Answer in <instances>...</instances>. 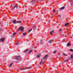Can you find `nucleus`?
Returning <instances> with one entry per match:
<instances>
[{"instance_id": "nucleus-1", "label": "nucleus", "mask_w": 73, "mask_h": 73, "mask_svg": "<svg viewBox=\"0 0 73 73\" xmlns=\"http://www.w3.org/2000/svg\"><path fill=\"white\" fill-rule=\"evenodd\" d=\"M12 23L13 24H16V23H18L19 24V23H21V22L20 21H16L15 20H14L12 21Z\"/></svg>"}, {"instance_id": "nucleus-2", "label": "nucleus", "mask_w": 73, "mask_h": 73, "mask_svg": "<svg viewBox=\"0 0 73 73\" xmlns=\"http://www.w3.org/2000/svg\"><path fill=\"white\" fill-rule=\"evenodd\" d=\"M19 30L21 31V32H23V30H24V27L22 26L20 27L17 29V31H18Z\"/></svg>"}, {"instance_id": "nucleus-3", "label": "nucleus", "mask_w": 73, "mask_h": 73, "mask_svg": "<svg viewBox=\"0 0 73 73\" xmlns=\"http://www.w3.org/2000/svg\"><path fill=\"white\" fill-rule=\"evenodd\" d=\"M15 58L16 60H21V57L20 56H15Z\"/></svg>"}, {"instance_id": "nucleus-4", "label": "nucleus", "mask_w": 73, "mask_h": 73, "mask_svg": "<svg viewBox=\"0 0 73 73\" xmlns=\"http://www.w3.org/2000/svg\"><path fill=\"white\" fill-rule=\"evenodd\" d=\"M32 67H29L26 68H21L20 69V70H23V69H31Z\"/></svg>"}, {"instance_id": "nucleus-5", "label": "nucleus", "mask_w": 73, "mask_h": 73, "mask_svg": "<svg viewBox=\"0 0 73 73\" xmlns=\"http://www.w3.org/2000/svg\"><path fill=\"white\" fill-rule=\"evenodd\" d=\"M54 41H52L51 40H50L48 41V42L49 43H50V44H51V43H53Z\"/></svg>"}, {"instance_id": "nucleus-6", "label": "nucleus", "mask_w": 73, "mask_h": 73, "mask_svg": "<svg viewBox=\"0 0 73 73\" xmlns=\"http://www.w3.org/2000/svg\"><path fill=\"white\" fill-rule=\"evenodd\" d=\"M48 57V55H46L45 56L43 57V58L44 59V60H45L46 59V58Z\"/></svg>"}, {"instance_id": "nucleus-7", "label": "nucleus", "mask_w": 73, "mask_h": 73, "mask_svg": "<svg viewBox=\"0 0 73 73\" xmlns=\"http://www.w3.org/2000/svg\"><path fill=\"white\" fill-rule=\"evenodd\" d=\"M30 3H31L32 4H35V0H33L32 1H31L30 2Z\"/></svg>"}, {"instance_id": "nucleus-8", "label": "nucleus", "mask_w": 73, "mask_h": 73, "mask_svg": "<svg viewBox=\"0 0 73 73\" xmlns=\"http://www.w3.org/2000/svg\"><path fill=\"white\" fill-rule=\"evenodd\" d=\"M17 7H18L17 6V5H14V7H13L12 9H15V8H17Z\"/></svg>"}, {"instance_id": "nucleus-9", "label": "nucleus", "mask_w": 73, "mask_h": 73, "mask_svg": "<svg viewBox=\"0 0 73 73\" xmlns=\"http://www.w3.org/2000/svg\"><path fill=\"white\" fill-rule=\"evenodd\" d=\"M0 41H1L2 42H4V38H1L0 39Z\"/></svg>"}, {"instance_id": "nucleus-10", "label": "nucleus", "mask_w": 73, "mask_h": 73, "mask_svg": "<svg viewBox=\"0 0 73 73\" xmlns=\"http://www.w3.org/2000/svg\"><path fill=\"white\" fill-rule=\"evenodd\" d=\"M40 56H41V54H39L37 55L36 56V57H37V58H38L39 57H40Z\"/></svg>"}, {"instance_id": "nucleus-11", "label": "nucleus", "mask_w": 73, "mask_h": 73, "mask_svg": "<svg viewBox=\"0 0 73 73\" xmlns=\"http://www.w3.org/2000/svg\"><path fill=\"white\" fill-rule=\"evenodd\" d=\"M36 29V27L33 26V31H35Z\"/></svg>"}, {"instance_id": "nucleus-12", "label": "nucleus", "mask_w": 73, "mask_h": 73, "mask_svg": "<svg viewBox=\"0 0 73 73\" xmlns=\"http://www.w3.org/2000/svg\"><path fill=\"white\" fill-rule=\"evenodd\" d=\"M64 8H65V7H61L60 8V10H63V9H64Z\"/></svg>"}, {"instance_id": "nucleus-13", "label": "nucleus", "mask_w": 73, "mask_h": 73, "mask_svg": "<svg viewBox=\"0 0 73 73\" xmlns=\"http://www.w3.org/2000/svg\"><path fill=\"white\" fill-rule=\"evenodd\" d=\"M49 33L50 34V35H51V34H52L53 33V31H51Z\"/></svg>"}, {"instance_id": "nucleus-14", "label": "nucleus", "mask_w": 73, "mask_h": 73, "mask_svg": "<svg viewBox=\"0 0 73 73\" xmlns=\"http://www.w3.org/2000/svg\"><path fill=\"white\" fill-rule=\"evenodd\" d=\"M70 43L68 42L67 44V46H70Z\"/></svg>"}, {"instance_id": "nucleus-15", "label": "nucleus", "mask_w": 73, "mask_h": 73, "mask_svg": "<svg viewBox=\"0 0 73 73\" xmlns=\"http://www.w3.org/2000/svg\"><path fill=\"white\" fill-rule=\"evenodd\" d=\"M71 58H73V54H72L70 56Z\"/></svg>"}, {"instance_id": "nucleus-16", "label": "nucleus", "mask_w": 73, "mask_h": 73, "mask_svg": "<svg viewBox=\"0 0 73 73\" xmlns=\"http://www.w3.org/2000/svg\"><path fill=\"white\" fill-rule=\"evenodd\" d=\"M68 24H69V23H66L64 25L65 27H66V26H68Z\"/></svg>"}, {"instance_id": "nucleus-17", "label": "nucleus", "mask_w": 73, "mask_h": 73, "mask_svg": "<svg viewBox=\"0 0 73 73\" xmlns=\"http://www.w3.org/2000/svg\"><path fill=\"white\" fill-rule=\"evenodd\" d=\"M42 43H43L42 40H40V44H42Z\"/></svg>"}, {"instance_id": "nucleus-18", "label": "nucleus", "mask_w": 73, "mask_h": 73, "mask_svg": "<svg viewBox=\"0 0 73 73\" xmlns=\"http://www.w3.org/2000/svg\"><path fill=\"white\" fill-rule=\"evenodd\" d=\"M43 60L42 59H41V62L40 63V65H41V64H42V60Z\"/></svg>"}, {"instance_id": "nucleus-19", "label": "nucleus", "mask_w": 73, "mask_h": 73, "mask_svg": "<svg viewBox=\"0 0 73 73\" xmlns=\"http://www.w3.org/2000/svg\"><path fill=\"white\" fill-rule=\"evenodd\" d=\"M28 49L25 50H24V52H28Z\"/></svg>"}, {"instance_id": "nucleus-20", "label": "nucleus", "mask_w": 73, "mask_h": 73, "mask_svg": "<svg viewBox=\"0 0 73 73\" xmlns=\"http://www.w3.org/2000/svg\"><path fill=\"white\" fill-rule=\"evenodd\" d=\"M32 30V29H30V30H29L28 31V33H29L30 32H31V31Z\"/></svg>"}, {"instance_id": "nucleus-21", "label": "nucleus", "mask_w": 73, "mask_h": 73, "mask_svg": "<svg viewBox=\"0 0 73 73\" xmlns=\"http://www.w3.org/2000/svg\"><path fill=\"white\" fill-rule=\"evenodd\" d=\"M23 35L24 36H26V35H27V34H26V33H23Z\"/></svg>"}, {"instance_id": "nucleus-22", "label": "nucleus", "mask_w": 73, "mask_h": 73, "mask_svg": "<svg viewBox=\"0 0 73 73\" xmlns=\"http://www.w3.org/2000/svg\"><path fill=\"white\" fill-rule=\"evenodd\" d=\"M12 35H13V36H14V35H16V33H14Z\"/></svg>"}, {"instance_id": "nucleus-23", "label": "nucleus", "mask_w": 73, "mask_h": 73, "mask_svg": "<svg viewBox=\"0 0 73 73\" xmlns=\"http://www.w3.org/2000/svg\"><path fill=\"white\" fill-rule=\"evenodd\" d=\"M12 64H13V63H11L10 64L9 66V67H11V66L12 65Z\"/></svg>"}, {"instance_id": "nucleus-24", "label": "nucleus", "mask_w": 73, "mask_h": 73, "mask_svg": "<svg viewBox=\"0 0 73 73\" xmlns=\"http://www.w3.org/2000/svg\"><path fill=\"white\" fill-rule=\"evenodd\" d=\"M68 61H69V59H67V60H65L64 61V62H67Z\"/></svg>"}, {"instance_id": "nucleus-25", "label": "nucleus", "mask_w": 73, "mask_h": 73, "mask_svg": "<svg viewBox=\"0 0 73 73\" xmlns=\"http://www.w3.org/2000/svg\"><path fill=\"white\" fill-rule=\"evenodd\" d=\"M70 1L71 3H73V0H70Z\"/></svg>"}, {"instance_id": "nucleus-26", "label": "nucleus", "mask_w": 73, "mask_h": 73, "mask_svg": "<svg viewBox=\"0 0 73 73\" xmlns=\"http://www.w3.org/2000/svg\"><path fill=\"white\" fill-rule=\"evenodd\" d=\"M33 50H30L29 52V54Z\"/></svg>"}, {"instance_id": "nucleus-27", "label": "nucleus", "mask_w": 73, "mask_h": 73, "mask_svg": "<svg viewBox=\"0 0 73 73\" xmlns=\"http://www.w3.org/2000/svg\"><path fill=\"white\" fill-rule=\"evenodd\" d=\"M71 52H73V50L72 49H70L69 50Z\"/></svg>"}, {"instance_id": "nucleus-28", "label": "nucleus", "mask_w": 73, "mask_h": 73, "mask_svg": "<svg viewBox=\"0 0 73 73\" xmlns=\"http://www.w3.org/2000/svg\"><path fill=\"white\" fill-rule=\"evenodd\" d=\"M56 53V51H54V52H53V54H55Z\"/></svg>"}, {"instance_id": "nucleus-29", "label": "nucleus", "mask_w": 73, "mask_h": 73, "mask_svg": "<svg viewBox=\"0 0 73 73\" xmlns=\"http://www.w3.org/2000/svg\"><path fill=\"white\" fill-rule=\"evenodd\" d=\"M52 12H53V13H54V12H56V10H53Z\"/></svg>"}, {"instance_id": "nucleus-30", "label": "nucleus", "mask_w": 73, "mask_h": 73, "mask_svg": "<svg viewBox=\"0 0 73 73\" xmlns=\"http://www.w3.org/2000/svg\"><path fill=\"white\" fill-rule=\"evenodd\" d=\"M63 55H64V56H67L66 55V54H65V53H63Z\"/></svg>"}, {"instance_id": "nucleus-31", "label": "nucleus", "mask_w": 73, "mask_h": 73, "mask_svg": "<svg viewBox=\"0 0 73 73\" xmlns=\"http://www.w3.org/2000/svg\"><path fill=\"white\" fill-rule=\"evenodd\" d=\"M19 44V42H17L16 44V45H18Z\"/></svg>"}, {"instance_id": "nucleus-32", "label": "nucleus", "mask_w": 73, "mask_h": 73, "mask_svg": "<svg viewBox=\"0 0 73 73\" xmlns=\"http://www.w3.org/2000/svg\"><path fill=\"white\" fill-rule=\"evenodd\" d=\"M65 40L64 39H63L62 41V42H65Z\"/></svg>"}, {"instance_id": "nucleus-33", "label": "nucleus", "mask_w": 73, "mask_h": 73, "mask_svg": "<svg viewBox=\"0 0 73 73\" xmlns=\"http://www.w3.org/2000/svg\"><path fill=\"white\" fill-rule=\"evenodd\" d=\"M62 31V30L61 29H59V32H61V31Z\"/></svg>"}, {"instance_id": "nucleus-34", "label": "nucleus", "mask_w": 73, "mask_h": 73, "mask_svg": "<svg viewBox=\"0 0 73 73\" xmlns=\"http://www.w3.org/2000/svg\"><path fill=\"white\" fill-rule=\"evenodd\" d=\"M59 17H60V18L61 17V15H59Z\"/></svg>"}, {"instance_id": "nucleus-35", "label": "nucleus", "mask_w": 73, "mask_h": 73, "mask_svg": "<svg viewBox=\"0 0 73 73\" xmlns=\"http://www.w3.org/2000/svg\"><path fill=\"white\" fill-rule=\"evenodd\" d=\"M44 64V62H43L42 63V64L43 65V64Z\"/></svg>"}, {"instance_id": "nucleus-36", "label": "nucleus", "mask_w": 73, "mask_h": 73, "mask_svg": "<svg viewBox=\"0 0 73 73\" xmlns=\"http://www.w3.org/2000/svg\"><path fill=\"white\" fill-rule=\"evenodd\" d=\"M72 36H73V34H72Z\"/></svg>"}, {"instance_id": "nucleus-37", "label": "nucleus", "mask_w": 73, "mask_h": 73, "mask_svg": "<svg viewBox=\"0 0 73 73\" xmlns=\"http://www.w3.org/2000/svg\"><path fill=\"white\" fill-rule=\"evenodd\" d=\"M71 5H73V4H71Z\"/></svg>"}, {"instance_id": "nucleus-38", "label": "nucleus", "mask_w": 73, "mask_h": 73, "mask_svg": "<svg viewBox=\"0 0 73 73\" xmlns=\"http://www.w3.org/2000/svg\"><path fill=\"white\" fill-rule=\"evenodd\" d=\"M41 0H39V1H41Z\"/></svg>"}, {"instance_id": "nucleus-39", "label": "nucleus", "mask_w": 73, "mask_h": 73, "mask_svg": "<svg viewBox=\"0 0 73 73\" xmlns=\"http://www.w3.org/2000/svg\"><path fill=\"white\" fill-rule=\"evenodd\" d=\"M11 6H12V5H11Z\"/></svg>"}, {"instance_id": "nucleus-40", "label": "nucleus", "mask_w": 73, "mask_h": 73, "mask_svg": "<svg viewBox=\"0 0 73 73\" xmlns=\"http://www.w3.org/2000/svg\"><path fill=\"white\" fill-rule=\"evenodd\" d=\"M0 31H1V29H0Z\"/></svg>"}, {"instance_id": "nucleus-41", "label": "nucleus", "mask_w": 73, "mask_h": 73, "mask_svg": "<svg viewBox=\"0 0 73 73\" xmlns=\"http://www.w3.org/2000/svg\"><path fill=\"white\" fill-rule=\"evenodd\" d=\"M31 73V72H30V73Z\"/></svg>"}]
</instances>
